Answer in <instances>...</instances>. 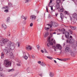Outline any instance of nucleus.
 Returning <instances> with one entry per match:
<instances>
[{
    "label": "nucleus",
    "instance_id": "7",
    "mask_svg": "<svg viewBox=\"0 0 77 77\" xmlns=\"http://www.w3.org/2000/svg\"><path fill=\"white\" fill-rule=\"evenodd\" d=\"M32 49V46L30 45H27L26 46V49L28 51H31Z\"/></svg>",
    "mask_w": 77,
    "mask_h": 77
},
{
    "label": "nucleus",
    "instance_id": "25",
    "mask_svg": "<svg viewBox=\"0 0 77 77\" xmlns=\"http://www.w3.org/2000/svg\"><path fill=\"white\" fill-rule=\"evenodd\" d=\"M41 65L44 66H45V64L43 62H42L40 64Z\"/></svg>",
    "mask_w": 77,
    "mask_h": 77
},
{
    "label": "nucleus",
    "instance_id": "55",
    "mask_svg": "<svg viewBox=\"0 0 77 77\" xmlns=\"http://www.w3.org/2000/svg\"><path fill=\"white\" fill-rule=\"evenodd\" d=\"M54 62L55 63H57V62H56V60H54Z\"/></svg>",
    "mask_w": 77,
    "mask_h": 77
},
{
    "label": "nucleus",
    "instance_id": "1",
    "mask_svg": "<svg viewBox=\"0 0 77 77\" xmlns=\"http://www.w3.org/2000/svg\"><path fill=\"white\" fill-rule=\"evenodd\" d=\"M9 41V39L7 38H2L0 40V45L3 46V45H6Z\"/></svg>",
    "mask_w": 77,
    "mask_h": 77
},
{
    "label": "nucleus",
    "instance_id": "12",
    "mask_svg": "<svg viewBox=\"0 0 77 77\" xmlns=\"http://www.w3.org/2000/svg\"><path fill=\"white\" fill-rule=\"evenodd\" d=\"M49 43H48L47 44V46L48 47H50V45H53V43L52 42H49Z\"/></svg>",
    "mask_w": 77,
    "mask_h": 77
},
{
    "label": "nucleus",
    "instance_id": "3",
    "mask_svg": "<svg viewBox=\"0 0 77 77\" xmlns=\"http://www.w3.org/2000/svg\"><path fill=\"white\" fill-rule=\"evenodd\" d=\"M4 63L5 66L7 68L11 66V62L9 60L7 59L4 60Z\"/></svg>",
    "mask_w": 77,
    "mask_h": 77
},
{
    "label": "nucleus",
    "instance_id": "40",
    "mask_svg": "<svg viewBox=\"0 0 77 77\" xmlns=\"http://www.w3.org/2000/svg\"><path fill=\"white\" fill-rule=\"evenodd\" d=\"M3 77V75L2 73L0 72V77Z\"/></svg>",
    "mask_w": 77,
    "mask_h": 77
},
{
    "label": "nucleus",
    "instance_id": "2",
    "mask_svg": "<svg viewBox=\"0 0 77 77\" xmlns=\"http://www.w3.org/2000/svg\"><path fill=\"white\" fill-rule=\"evenodd\" d=\"M8 48H10L11 50H13L15 48V43L11 42H9L7 44Z\"/></svg>",
    "mask_w": 77,
    "mask_h": 77
},
{
    "label": "nucleus",
    "instance_id": "35",
    "mask_svg": "<svg viewBox=\"0 0 77 77\" xmlns=\"http://www.w3.org/2000/svg\"><path fill=\"white\" fill-rule=\"evenodd\" d=\"M50 28H51V27H50V26H49L48 25V27H45V30H48V29H49Z\"/></svg>",
    "mask_w": 77,
    "mask_h": 77
},
{
    "label": "nucleus",
    "instance_id": "10",
    "mask_svg": "<svg viewBox=\"0 0 77 77\" xmlns=\"http://www.w3.org/2000/svg\"><path fill=\"white\" fill-rule=\"evenodd\" d=\"M36 17L34 15H31L30 16V18L32 20H35Z\"/></svg>",
    "mask_w": 77,
    "mask_h": 77
},
{
    "label": "nucleus",
    "instance_id": "61",
    "mask_svg": "<svg viewBox=\"0 0 77 77\" xmlns=\"http://www.w3.org/2000/svg\"><path fill=\"white\" fill-rule=\"evenodd\" d=\"M76 45H77V42H76Z\"/></svg>",
    "mask_w": 77,
    "mask_h": 77
},
{
    "label": "nucleus",
    "instance_id": "28",
    "mask_svg": "<svg viewBox=\"0 0 77 77\" xmlns=\"http://www.w3.org/2000/svg\"><path fill=\"white\" fill-rule=\"evenodd\" d=\"M64 14L66 15H69V12L67 11H65Z\"/></svg>",
    "mask_w": 77,
    "mask_h": 77
},
{
    "label": "nucleus",
    "instance_id": "31",
    "mask_svg": "<svg viewBox=\"0 0 77 77\" xmlns=\"http://www.w3.org/2000/svg\"><path fill=\"white\" fill-rule=\"evenodd\" d=\"M3 70V68H2V67L1 66V65H0V71H2Z\"/></svg>",
    "mask_w": 77,
    "mask_h": 77
},
{
    "label": "nucleus",
    "instance_id": "32",
    "mask_svg": "<svg viewBox=\"0 0 77 77\" xmlns=\"http://www.w3.org/2000/svg\"><path fill=\"white\" fill-rule=\"evenodd\" d=\"M10 56H11V57L13 58V57H14V55H13V54L11 52L10 53Z\"/></svg>",
    "mask_w": 77,
    "mask_h": 77
},
{
    "label": "nucleus",
    "instance_id": "24",
    "mask_svg": "<svg viewBox=\"0 0 77 77\" xmlns=\"http://www.w3.org/2000/svg\"><path fill=\"white\" fill-rule=\"evenodd\" d=\"M56 8L57 9H59L60 8V5L59 4H57V5L56 6Z\"/></svg>",
    "mask_w": 77,
    "mask_h": 77
},
{
    "label": "nucleus",
    "instance_id": "41",
    "mask_svg": "<svg viewBox=\"0 0 77 77\" xmlns=\"http://www.w3.org/2000/svg\"><path fill=\"white\" fill-rule=\"evenodd\" d=\"M52 3V0H51L49 2V5H48V6H49V7H50V3Z\"/></svg>",
    "mask_w": 77,
    "mask_h": 77
},
{
    "label": "nucleus",
    "instance_id": "56",
    "mask_svg": "<svg viewBox=\"0 0 77 77\" xmlns=\"http://www.w3.org/2000/svg\"><path fill=\"white\" fill-rule=\"evenodd\" d=\"M70 38H71V39H72V36H71V35H70Z\"/></svg>",
    "mask_w": 77,
    "mask_h": 77
},
{
    "label": "nucleus",
    "instance_id": "19",
    "mask_svg": "<svg viewBox=\"0 0 77 77\" xmlns=\"http://www.w3.org/2000/svg\"><path fill=\"white\" fill-rule=\"evenodd\" d=\"M21 18H22V19H24L25 20H26L27 19V16L24 17L23 16H21Z\"/></svg>",
    "mask_w": 77,
    "mask_h": 77
},
{
    "label": "nucleus",
    "instance_id": "42",
    "mask_svg": "<svg viewBox=\"0 0 77 77\" xmlns=\"http://www.w3.org/2000/svg\"><path fill=\"white\" fill-rule=\"evenodd\" d=\"M4 12H9V10L8 9L5 10Z\"/></svg>",
    "mask_w": 77,
    "mask_h": 77
},
{
    "label": "nucleus",
    "instance_id": "38",
    "mask_svg": "<svg viewBox=\"0 0 77 77\" xmlns=\"http://www.w3.org/2000/svg\"><path fill=\"white\" fill-rule=\"evenodd\" d=\"M10 19V17H8L7 18V22H8L9 21Z\"/></svg>",
    "mask_w": 77,
    "mask_h": 77
},
{
    "label": "nucleus",
    "instance_id": "23",
    "mask_svg": "<svg viewBox=\"0 0 77 77\" xmlns=\"http://www.w3.org/2000/svg\"><path fill=\"white\" fill-rule=\"evenodd\" d=\"M69 32L71 34V35H72V33H73V31H72L71 29H69L68 30Z\"/></svg>",
    "mask_w": 77,
    "mask_h": 77
},
{
    "label": "nucleus",
    "instance_id": "46",
    "mask_svg": "<svg viewBox=\"0 0 77 77\" xmlns=\"http://www.w3.org/2000/svg\"><path fill=\"white\" fill-rule=\"evenodd\" d=\"M54 47V51H56V46H53Z\"/></svg>",
    "mask_w": 77,
    "mask_h": 77
},
{
    "label": "nucleus",
    "instance_id": "52",
    "mask_svg": "<svg viewBox=\"0 0 77 77\" xmlns=\"http://www.w3.org/2000/svg\"><path fill=\"white\" fill-rule=\"evenodd\" d=\"M17 66H21V65H20V63L17 64Z\"/></svg>",
    "mask_w": 77,
    "mask_h": 77
},
{
    "label": "nucleus",
    "instance_id": "62",
    "mask_svg": "<svg viewBox=\"0 0 77 77\" xmlns=\"http://www.w3.org/2000/svg\"><path fill=\"white\" fill-rule=\"evenodd\" d=\"M40 75V76H42V75Z\"/></svg>",
    "mask_w": 77,
    "mask_h": 77
},
{
    "label": "nucleus",
    "instance_id": "20",
    "mask_svg": "<svg viewBox=\"0 0 77 77\" xmlns=\"http://www.w3.org/2000/svg\"><path fill=\"white\" fill-rule=\"evenodd\" d=\"M70 52L71 53V55L72 56H73V57L75 56V54L73 52L71 51V52Z\"/></svg>",
    "mask_w": 77,
    "mask_h": 77
},
{
    "label": "nucleus",
    "instance_id": "45",
    "mask_svg": "<svg viewBox=\"0 0 77 77\" xmlns=\"http://www.w3.org/2000/svg\"><path fill=\"white\" fill-rule=\"evenodd\" d=\"M38 63L39 64H40L41 63V61H38Z\"/></svg>",
    "mask_w": 77,
    "mask_h": 77
},
{
    "label": "nucleus",
    "instance_id": "13",
    "mask_svg": "<svg viewBox=\"0 0 77 77\" xmlns=\"http://www.w3.org/2000/svg\"><path fill=\"white\" fill-rule=\"evenodd\" d=\"M2 28H4V29H7V26H6V25L5 24H3L2 25Z\"/></svg>",
    "mask_w": 77,
    "mask_h": 77
},
{
    "label": "nucleus",
    "instance_id": "6",
    "mask_svg": "<svg viewBox=\"0 0 77 77\" xmlns=\"http://www.w3.org/2000/svg\"><path fill=\"white\" fill-rule=\"evenodd\" d=\"M66 52H71L72 51V49L69 47H66L65 49Z\"/></svg>",
    "mask_w": 77,
    "mask_h": 77
},
{
    "label": "nucleus",
    "instance_id": "11",
    "mask_svg": "<svg viewBox=\"0 0 77 77\" xmlns=\"http://www.w3.org/2000/svg\"><path fill=\"white\" fill-rule=\"evenodd\" d=\"M65 36L66 38H69V32H66L65 34Z\"/></svg>",
    "mask_w": 77,
    "mask_h": 77
},
{
    "label": "nucleus",
    "instance_id": "47",
    "mask_svg": "<svg viewBox=\"0 0 77 77\" xmlns=\"http://www.w3.org/2000/svg\"><path fill=\"white\" fill-rule=\"evenodd\" d=\"M32 57L33 59H35V57L34 56V55H32Z\"/></svg>",
    "mask_w": 77,
    "mask_h": 77
},
{
    "label": "nucleus",
    "instance_id": "50",
    "mask_svg": "<svg viewBox=\"0 0 77 77\" xmlns=\"http://www.w3.org/2000/svg\"><path fill=\"white\" fill-rule=\"evenodd\" d=\"M51 11H53V6H51Z\"/></svg>",
    "mask_w": 77,
    "mask_h": 77
},
{
    "label": "nucleus",
    "instance_id": "8",
    "mask_svg": "<svg viewBox=\"0 0 77 77\" xmlns=\"http://www.w3.org/2000/svg\"><path fill=\"white\" fill-rule=\"evenodd\" d=\"M10 50V49H8V50L6 49H5L3 50V52L5 54H8V53H9V52H10L11 51L10 50Z\"/></svg>",
    "mask_w": 77,
    "mask_h": 77
},
{
    "label": "nucleus",
    "instance_id": "22",
    "mask_svg": "<svg viewBox=\"0 0 77 77\" xmlns=\"http://www.w3.org/2000/svg\"><path fill=\"white\" fill-rule=\"evenodd\" d=\"M9 8H8V6H6L2 8V9H8Z\"/></svg>",
    "mask_w": 77,
    "mask_h": 77
},
{
    "label": "nucleus",
    "instance_id": "16",
    "mask_svg": "<svg viewBox=\"0 0 77 77\" xmlns=\"http://www.w3.org/2000/svg\"><path fill=\"white\" fill-rule=\"evenodd\" d=\"M69 27H70L71 29H72V30H75V29H76V27L75 26H70Z\"/></svg>",
    "mask_w": 77,
    "mask_h": 77
},
{
    "label": "nucleus",
    "instance_id": "27",
    "mask_svg": "<svg viewBox=\"0 0 77 77\" xmlns=\"http://www.w3.org/2000/svg\"><path fill=\"white\" fill-rule=\"evenodd\" d=\"M60 2H61L60 0H57L56 1V3H57V4H59V3H60Z\"/></svg>",
    "mask_w": 77,
    "mask_h": 77
},
{
    "label": "nucleus",
    "instance_id": "26",
    "mask_svg": "<svg viewBox=\"0 0 77 77\" xmlns=\"http://www.w3.org/2000/svg\"><path fill=\"white\" fill-rule=\"evenodd\" d=\"M4 55H5V54L3 53H1V56L2 59H3V58H4Z\"/></svg>",
    "mask_w": 77,
    "mask_h": 77
},
{
    "label": "nucleus",
    "instance_id": "29",
    "mask_svg": "<svg viewBox=\"0 0 77 77\" xmlns=\"http://www.w3.org/2000/svg\"><path fill=\"white\" fill-rule=\"evenodd\" d=\"M53 38H52L51 39V41H53V43H54V44H56V41H55V40H53Z\"/></svg>",
    "mask_w": 77,
    "mask_h": 77
},
{
    "label": "nucleus",
    "instance_id": "58",
    "mask_svg": "<svg viewBox=\"0 0 77 77\" xmlns=\"http://www.w3.org/2000/svg\"><path fill=\"white\" fill-rule=\"evenodd\" d=\"M53 29H51V30H50V31H51V32H52V31H53Z\"/></svg>",
    "mask_w": 77,
    "mask_h": 77
},
{
    "label": "nucleus",
    "instance_id": "18",
    "mask_svg": "<svg viewBox=\"0 0 77 77\" xmlns=\"http://www.w3.org/2000/svg\"><path fill=\"white\" fill-rule=\"evenodd\" d=\"M23 58L25 59V60H27V59H28V57H27L26 55H23Z\"/></svg>",
    "mask_w": 77,
    "mask_h": 77
},
{
    "label": "nucleus",
    "instance_id": "9",
    "mask_svg": "<svg viewBox=\"0 0 77 77\" xmlns=\"http://www.w3.org/2000/svg\"><path fill=\"white\" fill-rule=\"evenodd\" d=\"M56 48L57 49H58L59 50H61L62 48V46L60 45V44H58L56 45Z\"/></svg>",
    "mask_w": 77,
    "mask_h": 77
},
{
    "label": "nucleus",
    "instance_id": "48",
    "mask_svg": "<svg viewBox=\"0 0 77 77\" xmlns=\"http://www.w3.org/2000/svg\"><path fill=\"white\" fill-rule=\"evenodd\" d=\"M57 59H58V60H61V61H62V60H61V59L58 58H57Z\"/></svg>",
    "mask_w": 77,
    "mask_h": 77
},
{
    "label": "nucleus",
    "instance_id": "59",
    "mask_svg": "<svg viewBox=\"0 0 77 77\" xmlns=\"http://www.w3.org/2000/svg\"><path fill=\"white\" fill-rule=\"evenodd\" d=\"M53 34H56V32H53Z\"/></svg>",
    "mask_w": 77,
    "mask_h": 77
},
{
    "label": "nucleus",
    "instance_id": "54",
    "mask_svg": "<svg viewBox=\"0 0 77 77\" xmlns=\"http://www.w3.org/2000/svg\"><path fill=\"white\" fill-rule=\"evenodd\" d=\"M58 15V13H55V16H56V17H57Z\"/></svg>",
    "mask_w": 77,
    "mask_h": 77
},
{
    "label": "nucleus",
    "instance_id": "64",
    "mask_svg": "<svg viewBox=\"0 0 77 77\" xmlns=\"http://www.w3.org/2000/svg\"><path fill=\"white\" fill-rule=\"evenodd\" d=\"M76 21H77V19H76Z\"/></svg>",
    "mask_w": 77,
    "mask_h": 77
},
{
    "label": "nucleus",
    "instance_id": "63",
    "mask_svg": "<svg viewBox=\"0 0 77 77\" xmlns=\"http://www.w3.org/2000/svg\"><path fill=\"white\" fill-rule=\"evenodd\" d=\"M63 1H64L65 0H62Z\"/></svg>",
    "mask_w": 77,
    "mask_h": 77
},
{
    "label": "nucleus",
    "instance_id": "14",
    "mask_svg": "<svg viewBox=\"0 0 77 77\" xmlns=\"http://www.w3.org/2000/svg\"><path fill=\"white\" fill-rule=\"evenodd\" d=\"M60 18L61 20H62L63 18V17H64V15L62 13H60Z\"/></svg>",
    "mask_w": 77,
    "mask_h": 77
},
{
    "label": "nucleus",
    "instance_id": "33",
    "mask_svg": "<svg viewBox=\"0 0 77 77\" xmlns=\"http://www.w3.org/2000/svg\"><path fill=\"white\" fill-rule=\"evenodd\" d=\"M14 71V69H9L8 70L9 72H12Z\"/></svg>",
    "mask_w": 77,
    "mask_h": 77
},
{
    "label": "nucleus",
    "instance_id": "36",
    "mask_svg": "<svg viewBox=\"0 0 77 77\" xmlns=\"http://www.w3.org/2000/svg\"><path fill=\"white\" fill-rule=\"evenodd\" d=\"M77 15H76V14H74L73 15V17L74 18H77Z\"/></svg>",
    "mask_w": 77,
    "mask_h": 77
},
{
    "label": "nucleus",
    "instance_id": "60",
    "mask_svg": "<svg viewBox=\"0 0 77 77\" xmlns=\"http://www.w3.org/2000/svg\"><path fill=\"white\" fill-rule=\"evenodd\" d=\"M8 35H9V36H10V34H9V35H8Z\"/></svg>",
    "mask_w": 77,
    "mask_h": 77
},
{
    "label": "nucleus",
    "instance_id": "39",
    "mask_svg": "<svg viewBox=\"0 0 77 77\" xmlns=\"http://www.w3.org/2000/svg\"><path fill=\"white\" fill-rule=\"evenodd\" d=\"M8 5L10 7H11V6H12V5L11 3H8Z\"/></svg>",
    "mask_w": 77,
    "mask_h": 77
},
{
    "label": "nucleus",
    "instance_id": "44",
    "mask_svg": "<svg viewBox=\"0 0 77 77\" xmlns=\"http://www.w3.org/2000/svg\"><path fill=\"white\" fill-rule=\"evenodd\" d=\"M33 25V23H31L30 24V27H32Z\"/></svg>",
    "mask_w": 77,
    "mask_h": 77
},
{
    "label": "nucleus",
    "instance_id": "43",
    "mask_svg": "<svg viewBox=\"0 0 77 77\" xmlns=\"http://www.w3.org/2000/svg\"><path fill=\"white\" fill-rule=\"evenodd\" d=\"M37 48L38 49H40V46L39 45H37Z\"/></svg>",
    "mask_w": 77,
    "mask_h": 77
},
{
    "label": "nucleus",
    "instance_id": "17",
    "mask_svg": "<svg viewBox=\"0 0 77 77\" xmlns=\"http://www.w3.org/2000/svg\"><path fill=\"white\" fill-rule=\"evenodd\" d=\"M63 10H64V9H62L61 8H60L59 9V11L60 12H63Z\"/></svg>",
    "mask_w": 77,
    "mask_h": 77
},
{
    "label": "nucleus",
    "instance_id": "4",
    "mask_svg": "<svg viewBox=\"0 0 77 77\" xmlns=\"http://www.w3.org/2000/svg\"><path fill=\"white\" fill-rule=\"evenodd\" d=\"M48 25L50 27H52V26H53L54 27H56L59 26V24L57 23L51 21L50 24H48Z\"/></svg>",
    "mask_w": 77,
    "mask_h": 77
},
{
    "label": "nucleus",
    "instance_id": "53",
    "mask_svg": "<svg viewBox=\"0 0 77 77\" xmlns=\"http://www.w3.org/2000/svg\"><path fill=\"white\" fill-rule=\"evenodd\" d=\"M28 54V56H29V58H30V54Z\"/></svg>",
    "mask_w": 77,
    "mask_h": 77
},
{
    "label": "nucleus",
    "instance_id": "30",
    "mask_svg": "<svg viewBox=\"0 0 77 77\" xmlns=\"http://www.w3.org/2000/svg\"><path fill=\"white\" fill-rule=\"evenodd\" d=\"M47 57L48 59H50L51 60H52V59H53V57H51L47 56Z\"/></svg>",
    "mask_w": 77,
    "mask_h": 77
},
{
    "label": "nucleus",
    "instance_id": "51",
    "mask_svg": "<svg viewBox=\"0 0 77 77\" xmlns=\"http://www.w3.org/2000/svg\"><path fill=\"white\" fill-rule=\"evenodd\" d=\"M46 11L48 12V7L47 6H46Z\"/></svg>",
    "mask_w": 77,
    "mask_h": 77
},
{
    "label": "nucleus",
    "instance_id": "57",
    "mask_svg": "<svg viewBox=\"0 0 77 77\" xmlns=\"http://www.w3.org/2000/svg\"><path fill=\"white\" fill-rule=\"evenodd\" d=\"M41 52H42V53H44V51H43L42 50H41Z\"/></svg>",
    "mask_w": 77,
    "mask_h": 77
},
{
    "label": "nucleus",
    "instance_id": "49",
    "mask_svg": "<svg viewBox=\"0 0 77 77\" xmlns=\"http://www.w3.org/2000/svg\"><path fill=\"white\" fill-rule=\"evenodd\" d=\"M29 1H30V0H26L25 1L26 3H27V2H29Z\"/></svg>",
    "mask_w": 77,
    "mask_h": 77
},
{
    "label": "nucleus",
    "instance_id": "15",
    "mask_svg": "<svg viewBox=\"0 0 77 77\" xmlns=\"http://www.w3.org/2000/svg\"><path fill=\"white\" fill-rule=\"evenodd\" d=\"M49 35V32H46L44 35L45 38H47Z\"/></svg>",
    "mask_w": 77,
    "mask_h": 77
},
{
    "label": "nucleus",
    "instance_id": "21",
    "mask_svg": "<svg viewBox=\"0 0 77 77\" xmlns=\"http://www.w3.org/2000/svg\"><path fill=\"white\" fill-rule=\"evenodd\" d=\"M54 73L52 72H50V76H51V77H53L54 76Z\"/></svg>",
    "mask_w": 77,
    "mask_h": 77
},
{
    "label": "nucleus",
    "instance_id": "34",
    "mask_svg": "<svg viewBox=\"0 0 77 77\" xmlns=\"http://www.w3.org/2000/svg\"><path fill=\"white\" fill-rule=\"evenodd\" d=\"M17 47H20V42H17Z\"/></svg>",
    "mask_w": 77,
    "mask_h": 77
},
{
    "label": "nucleus",
    "instance_id": "5",
    "mask_svg": "<svg viewBox=\"0 0 77 77\" xmlns=\"http://www.w3.org/2000/svg\"><path fill=\"white\" fill-rule=\"evenodd\" d=\"M74 41H75V40H74V39H70L69 40V39H68V40H66L67 43H70L71 44L74 43Z\"/></svg>",
    "mask_w": 77,
    "mask_h": 77
},
{
    "label": "nucleus",
    "instance_id": "37",
    "mask_svg": "<svg viewBox=\"0 0 77 77\" xmlns=\"http://www.w3.org/2000/svg\"><path fill=\"white\" fill-rule=\"evenodd\" d=\"M48 41L49 42H51V40H50V37H48Z\"/></svg>",
    "mask_w": 77,
    "mask_h": 77
}]
</instances>
